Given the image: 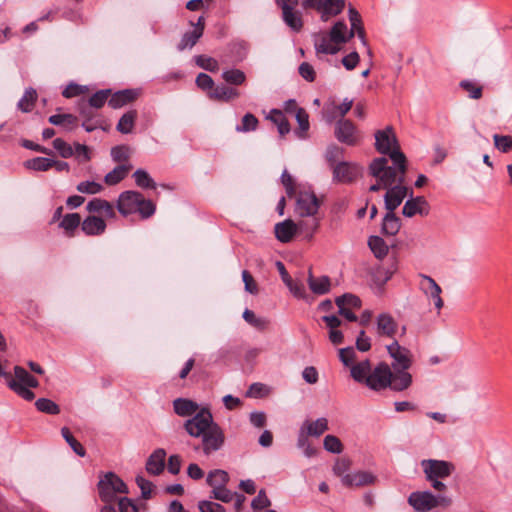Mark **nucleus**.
<instances>
[{"label":"nucleus","mask_w":512,"mask_h":512,"mask_svg":"<svg viewBox=\"0 0 512 512\" xmlns=\"http://www.w3.org/2000/svg\"><path fill=\"white\" fill-rule=\"evenodd\" d=\"M375 147L376 150L385 155H389L393 164L398 166L402 174L406 173V156L399 149V144L396 135L391 126L386 127L384 130H378L375 133Z\"/></svg>","instance_id":"nucleus-1"},{"label":"nucleus","mask_w":512,"mask_h":512,"mask_svg":"<svg viewBox=\"0 0 512 512\" xmlns=\"http://www.w3.org/2000/svg\"><path fill=\"white\" fill-rule=\"evenodd\" d=\"M117 209L124 216L138 212L146 219L155 213L156 208L153 202L146 200L140 192L125 191L119 195Z\"/></svg>","instance_id":"nucleus-2"},{"label":"nucleus","mask_w":512,"mask_h":512,"mask_svg":"<svg viewBox=\"0 0 512 512\" xmlns=\"http://www.w3.org/2000/svg\"><path fill=\"white\" fill-rule=\"evenodd\" d=\"M388 166V160L385 157L375 158L369 165V173L375 177L384 189L401 185L404 183L405 174H402L398 166Z\"/></svg>","instance_id":"nucleus-3"},{"label":"nucleus","mask_w":512,"mask_h":512,"mask_svg":"<svg viewBox=\"0 0 512 512\" xmlns=\"http://www.w3.org/2000/svg\"><path fill=\"white\" fill-rule=\"evenodd\" d=\"M408 503L417 512H428L437 507H448L452 499L448 496H435L430 491L412 492L408 497Z\"/></svg>","instance_id":"nucleus-4"},{"label":"nucleus","mask_w":512,"mask_h":512,"mask_svg":"<svg viewBox=\"0 0 512 512\" xmlns=\"http://www.w3.org/2000/svg\"><path fill=\"white\" fill-rule=\"evenodd\" d=\"M100 499L105 503L115 501L117 493L128 494V487L124 481L113 472H107L98 482Z\"/></svg>","instance_id":"nucleus-5"},{"label":"nucleus","mask_w":512,"mask_h":512,"mask_svg":"<svg viewBox=\"0 0 512 512\" xmlns=\"http://www.w3.org/2000/svg\"><path fill=\"white\" fill-rule=\"evenodd\" d=\"M305 10L313 9L320 15L323 22L338 16L345 9V0H303L301 3Z\"/></svg>","instance_id":"nucleus-6"},{"label":"nucleus","mask_w":512,"mask_h":512,"mask_svg":"<svg viewBox=\"0 0 512 512\" xmlns=\"http://www.w3.org/2000/svg\"><path fill=\"white\" fill-rule=\"evenodd\" d=\"M215 424L211 412L203 408L185 421L184 428L191 437L199 438Z\"/></svg>","instance_id":"nucleus-7"},{"label":"nucleus","mask_w":512,"mask_h":512,"mask_svg":"<svg viewBox=\"0 0 512 512\" xmlns=\"http://www.w3.org/2000/svg\"><path fill=\"white\" fill-rule=\"evenodd\" d=\"M421 467L426 479L448 478L455 471V465L445 460L424 459Z\"/></svg>","instance_id":"nucleus-8"},{"label":"nucleus","mask_w":512,"mask_h":512,"mask_svg":"<svg viewBox=\"0 0 512 512\" xmlns=\"http://www.w3.org/2000/svg\"><path fill=\"white\" fill-rule=\"evenodd\" d=\"M391 368L385 362H380L366 379L365 385L373 391H382L390 384Z\"/></svg>","instance_id":"nucleus-9"},{"label":"nucleus","mask_w":512,"mask_h":512,"mask_svg":"<svg viewBox=\"0 0 512 512\" xmlns=\"http://www.w3.org/2000/svg\"><path fill=\"white\" fill-rule=\"evenodd\" d=\"M202 450L206 456L219 451L225 442V435L222 428L216 423L201 437Z\"/></svg>","instance_id":"nucleus-10"},{"label":"nucleus","mask_w":512,"mask_h":512,"mask_svg":"<svg viewBox=\"0 0 512 512\" xmlns=\"http://www.w3.org/2000/svg\"><path fill=\"white\" fill-rule=\"evenodd\" d=\"M320 200L314 192L300 191L296 201L295 211L301 217H313L317 215Z\"/></svg>","instance_id":"nucleus-11"},{"label":"nucleus","mask_w":512,"mask_h":512,"mask_svg":"<svg viewBox=\"0 0 512 512\" xmlns=\"http://www.w3.org/2000/svg\"><path fill=\"white\" fill-rule=\"evenodd\" d=\"M387 352L392 358L391 369H409L413 363V356L409 349L394 341L387 346Z\"/></svg>","instance_id":"nucleus-12"},{"label":"nucleus","mask_w":512,"mask_h":512,"mask_svg":"<svg viewBox=\"0 0 512 512\" xmlns=\"http://www.w3.org/2000/svg\"><path fill=\"white\" fill-rule=\"evenodd\" d=\"M332 170L334 181L350 183L362 174L363 168L356 163L340 161Z\"/></svg>","instance_id":"nucleus-13"},{"label":"nucleus","mask_w":512,"mask_h":512,"mask_svg":"<svg viewBox=\"0 0 512 512\" xmlns=\"http://www.w3.org/2000/svg\"><path fill=\"white\" fill-rule=\"evenodd\" d=\"M420 279V290L426 295V297L433 300L435 308L440 311L444 305V302L441 298V287L432 277L428 275L421 274Z\"/></svg>","instance_id":"nucleus-14"},{"label":"nucleus","mask_w":512,"mask_h":512,"mask_svg":"<svg viewBox=\"0 0 512 512\" xmlns=\"http://www.w3.org/2000/svg\"><path fill=\"white\" fill-rule=\"evenodd\" d=\"M335 137L341 143L353 146L358 142V131L352 121L340 119L335 125Z\"/></svg>","instance_id":"nucleus-15"},{"label":"nucleus","mask_w":512,"mask_h":512,"mask_svg":"<svg viewBox=\"0 0 512 512\" xmlns=\"http://www.w3.org/2000/svg\"><path fill=\"white\" fill-rule=\"evenodd\" d=\"M407 192L408 188L403 184L387 188L384 195V205L387 212H394L407 196Z\"/></svg>","instance_id":"nucleus-16"},{"label":"nucleus","mask_w":512,"mask_h":512,"mask_svg":"<svg viewBox=\"0 0 512 512\" xmlns=\"http://www.w3.org/2000/svg\"><path fill=\"white\" fill-rule=\"evenodd\" d=\"M429 212V203L423 196L411 197L405 202L402 209V214L408 218H411L416 214L427 216Z\"/></svg>","instance_id":"nucleus-17"},{"label":"nucleus","mask_w":512,"mask_h":512,"mask_svg":"<svg viewBox=\"0 0 512 512\" xmlns=\"http://www.w3.org/2000/svg\"><path fill=\"white\" fill-rule=\"evenodd\" d=\"M312 38L316 54L335 55L340 51V47L329 37V32L314 33Z\"/></svg>","instance_id":"nucleus-18"},{"label":"nucleus","mask_w":512,"mask_h":512,"mask_svg":"<svg viewBox=\"0 0 512 512\" xmlns=\"http://www.w3.org/2000/svg\"><path fill=\"white\" fill-rule=\"evenodd\" d=\"M413 383V378L408 369H391L390 388L394 392H403Z\"/></svg>","instance_id":"nucleus-19"},{"label":"nucleus","mask_w":512,"mask_h":512,"mask_svg":"<svg viewBox=\"0 0 512 512\" xmlns=\"http://www.w3.org/2000/svg\"><path fill=\"white\" fill-rule=\"evenodd\" d=\"M86 210L91 214H99L106 218H115L116 212L114 206L107 200L93 198L86 205Z\"/></svg>","instance_id":"nucleus-20"},{"label":"nucleus","mask_w":512,"mask_h":512,"mask_svg":"<svg viewBox=\"0 0 512 512\" xmlns=\"http://www.w3.org/2000/svg\"><path fill=\"white\" fill-rule=\"evenodd\" d=\"M376 476L368 471H357L343 476L345 486H368L376 482Z\"/></svg>","instance_id":"nucleus-21"},{"label":"nucleus","mask_w":512,"mask_h":512,"mask_svg":"<svg viewBox=\"0 0 512 512\" xmlns=\"http://www.w3.org/2000/svg\"><path fill=\"white\" fill-rule=\"evenodd\" d=\"M81 229L88 236H98L105 232L106 222L102 217L90 215L82 221Z\"/></svg>","instance_id":"nucleus-22"},{"label":"nucleus","mask_w":512,"mask_h":512,"mask_svg":"<svg viewBox=\"0 0 512 512\" xmlns=\"http://www.w3.org/2000/svg\"><path fill=\"white\" fill-rule=\"evenodd\" d=\"M166 451L162 448L156 449L146 462V470L149 474L159 475L165 467Z\"/></svg>","instance_id":"nucleus-23"},{"label":"nucleus","mask_w":512,"mask_h":512,"mask_svg":"<svg viewBox=\"0 0 512 512\" xmlns=\"http://www.w3.org/2000/svg\"><path fill=\"white\" fill-rule=\"evenodd\" d=\"M138 97L137 90L134 89H125L121 91H117L114 93L111 98L108 100V104L113 109L121 108L131 102H133Z\"/></svg>","instance_id":"nucleus-24"},{"label":"nucleus","mask_w":512,"mask_h":512,"mask_svg":"<svg viewBox=\"0 0 512 512\" xmlns=\"http://www.w3.org/2000/svg\"><path fill=\"white\" fill-rule=\"evenodd\" d=\"M348 16L351 24L350 37L357 35L364 46L367 45L365 30L359 12L352 6L349 7Z\"/></svg>","instance_id":"nucleus-25"},{"label":"nucleus","mask_w":512,"mask_h":512,"mask_svg":"<svg viewBox=\"0 0 512 512\" xmlns=\"http://www.w3.org/2000/svg\"><path fill=\"white\" fill-rule=\"evenodd\" d=\"M296 232H298L297 224L290 219L275 225L276 238L282 243L290 242Z\"/></svg>","instance_id":"nucleus-26"},{"label":"nucleus","mask_w":512,"mask_h":512,"mask_svg":"<svg viewBox=\"0 0 512 512\" xmlns=\"http://www.w3.org/2000/svg\"><path fill=\"white\" fill-rule=\"evenodd\" d=\"M329 37L332 42L336 43L337 46L347 43L352 37H350V30L344 20H339L334 23L329 31Z\"/></svg>","instance_id":"nucleus-27"},{"label":"nucleus","mask_w":512,"mask_h":512,"mask_svg":"<svg viewBox=\"0 0 512 512\" xmlns=\"http://www.w3.org/2000/svg\"><path fill=\"white\" fill-rule=\"evenodd\" d=\"M377 332L379 335L393 337L397 324L393 317L388 313H381L377 316Z\"/></svg>","instance_id":"nucleus-28"},{"label":"nucleus","mask_w":512,"mask_h":512,"mask_svg":"<svg viewBox=\"0 0 512 512\" xmlns=\"http://www.w3.org/2000/svg\"><path fill=\"white\" fill-rule=\"evenodd\" d=\"M401 228V220L394 212H387L381 224V233L386 236H395Z\"/></svg>","instance_id":"nucleus-29"},{"label":"nucleus","mask_w":512,"mask_h":512,"mask_svg":"<svg viewBox=\"0 0 512 512\" xmlns=\"http://www.w3.org/2000/svg\"><path fill=\"white\" fill-rule=\"evenodd\" d=\"M301 429L311 437H319L328 430V420L325 417H320L315 421L306 420Z\"/></svg>","instance_id":"nucleus-30"},{"label":"nucleus","mask_w":512,"mask_h":512,"mask_svg":"<svg viewBox=\"0 0 512 512\" xmlns=\"http://www.w3.org/2000/svg\"><path fill=\"white\" fill-rule=\"evenodd\" d=\"M310 290L317 295H323L330 291L331 283L328 276L314 277L310 272L307 279Z\"/></svg>","instance_id":"nucleus-31"},{"label":"nucleus","mask_w":512,"mask_h":512,"mask_svg":"<svg viewBox=\"0 0 512 512\" xmlns=\"http://www.w3.org/2000/svg\"><path fill=\"white\" fill-rule=\"evenodd\" d=\"M174 412L182 417L191 416L197 413L198 405L192 400L177 398L173 401Z\"/></svg>","instance_id":"nucleus-32"},{"label":"nucleus","mask_w":512,"mask_h":512,"mask_svg":"<svg viewBox=\"0 0 512 512\" xmlns=\"http://www.w3.org/2000/svg\"><path fill=\"white\" fill-rule=\"evenodd\" d=\"M371 363L369 360L360 361L350 368L351 377L358 383L365 384L366 379L371 372Z\"/></svg>","instance_id":"nucleus-33"},{"label":"nucleus","mask_w":512,"mask_h":512,"mask_svg":"<svg viewBox=\"0 0 512 512\" xmlns=\"http://www.w3.org/2000/svg\"><path fill=\"white\" fill-rule=\"evenodd\" d=\"M230 480L228 473L222 469H215L208 473L206 482L212 487V489H217L221 487H225Z\"/></svg>","instance_id":"nucleus-34"},{"label":"nucleus","mask_w":512,"mask_h":512,"mask_svg":"<svg viewBox=\"0 0 512 512\" xmlns=\"http://www.w3.org/2000/svg\"><path fill=\"white\" fill-rule=\"evenodd\" d=\"M282 19L284 23L295 32H299L303 27L301 13L295 11V8L283 10Z\"/></svg>","instance_id":"nucleus-35"},{"label":"nucleus","mask_w":512,"mask_h":512,"mask_svg":"<svg viewBox=\"0 0 512 512\" xmlns=\"http://www.w3.org/2000/svg\"><path fill=\"white\" fill-rule=\"evenodd\" d=\"M319 227V218L315 215L308 217V219L301 220L297 224L298 232L305 235V238L312 239L314 233Z\"/></svg>","instance_id":"nucleus-36"},{"label":"nucleus","mask_w":512,"mask_h":512,"mask_svg":"<svg viewBox=\"0 0 512 512\" xmlns=\"http://www.w3.org/2000/svg\"><path fill=\"white\" fill-rule=\"evenodd\" d=\"M81 223V217L78 213H69L63 216L59 227L62 228L68 236H72L73 232Z\"/></svg>","instance_id":"nucleus-37"},{"label":"nucleus","mask_w":512,"mask_h":512,"mask_svg":"<svg viewBox=\"0 0 512 512\" xmlns=\"http://www.w3.org/2000/svg\"><path fill=\"white\" fill-rule=\"evenodd\" d=\"M136 118L137 112L135 110H131L123 114L117 123V131L122 134L131 133L134 128Z\"/></svg>","instance_id":"nucleus-38"},{"label":"nucleus","mask_w":512,"mask_h":512,"mask_svg":"<svg viewBox=\"0 0 512 512\" xmlns=\"http://www.w3.org/2000/svg\"><path fill=\"white\" fill-rule=\"evenodd\" d=\"M210 97L216 100L229 101L239 97V92L235 88L219 85L212 90Z\"/></svg>","instance_id":"nucleus-39"},{"label":"nucleus","mask_w":512,"mask_h":512,"mask_svg":"<svg viewBox=\"0 0 512 512\" xmlns=\"http://www.w3.org/2000/svg\"><path fill=\"white\" fill-rule=\"evenodd\" d=\"M368 246L373 252L374 256L378 259H383L389 251L388 245L379 236H370L368 239Z\"/></svg>","instance_id":"nucleus-40"},{"label":"nucleus","mask_w":512,"mask_h":512,"mask_svg":"<svg viewBox=\"0 0 512 512\" xmlns=\"http://www.w3.org/2000/svg\"><path fill=\"white\" fill-rule=\"evenodd\" d=\"M131 169V165H119L106 174L104 180L108 185H116L123 180Z\"/></svg>","instance_id":"nucleus-41"},{"label":"nucleus","mask_w":512,"mask_h":512,"mask_svg":"<svg viewBox=\"0 0 512 512\" xmlns=\"http://www.w3.org/2000/svg\"><path fill=\"white\" fill-rule=\"evenodd\" d=\"M15 380L23 386H27L30 388H36L39 385L38 380L29 374L23 367L15 366L14 367Z\"/></svg>","instance_id":"nucleus-42"},{"label":"nucleus","mask_w":512,"mask_h":512,"mask_svg":"<svg viewBox=\"0 0 512 512\" xmlns=\"http://www.w3.org/2000/svg\"><path fill=\"white\" fill-rule=\"evenodd\" d=\"M36 99V90L33 88H28L25 90L22 98L19 100L17 107L24 113L30 112L34 107Z\"/></svg>","instance_id":"nucleus-43"},{"label":"nucleus","mask_w":512,"mask_h":512,"mask_svg":"<svg viewBox=\"0 0 512 512\" xmlns=\"http://www.w3.org/2000/svg\"><path fill=\"white\" fill-rule=\"evenodd\" d=\"M133 178L135 180L136 185L140 188H143V189H155L156 188L155 181L148 174V172L144 169H137L133 174Z\"/></svg>","instance_id":"nucleus-44"},{"label":"nucleus","mask_w":512,"mask_h":512,"mask_svg":"<svg viewBox=\"0 0 512 512\" xmlns=\"http://www.w3.org/2000/svg\"><path fill=\"white\" fill-rule=\"evenodd\" d=\"M54 160L45 157H36L30 160H27L24 165L28 169H32L35 171H47L51 167H53Z\"/></svg>","instance_id":"nucleus-45"},{"label":"nucleus","mask_w":512,"mask_h":512,"mask_svg":"<svg viewBox=\"0 0 512 512\" xmlns=\"http://www.w3.org/2000/svg\"><path fill=\"white\" fill-rule=\"evenodd\" d=\"M296 121L299 128L295 131L299 138H305L307 131L309 130V115L304 108L297 110L295 115Z\"/></svg>","instance_id":"nucleus-46"},{"label":"nucleus","mask_w":512,"mask_h":512,"mask_svg":"<svg viewBox=\"0 0 512 512\" xmlns=\"http://www.w3.org/2000/svg\"><path fill=\"white\" fill-rule=\"evenodd\" d=\"M201 37V31H196L193 29V31L186 32L178 43L177 49L179 51H183L187 48L191 49Z\"/></svg>","instance_id":"nucleus-47"},{"label":"nucleus","mask_w":512,"mask_h":512,"mask_svg":"<svg viewBox=\"0 0 512 512\" xmlns=\"http://www.w3.org/2000/svg\"><path fill=\"white\" fill-rule=\"evenodd\" d=\"M35 406L40 412L49 415H57L60 413L59 405L48 398H39L36 400Z\"/></svg>","instance_id":"nucleus-48"},{"label":"nucleus","mask_w":512,"mask_h":512,"mask_svg":"<svg viewBox=\"0 0 512 512\" xmlns=\"http://www.w3.org/2000/svg\"><path fill=\"white\" fill-rule=\"evenodd\" d=\"M222 78L231 85H241L246 80L245 73L240 69H228L223 71Z\"/></svg>","instance_id":"nucleus-49"},{"label":"nucleus","mask_w":512,"mask_h":512,"mask_svg":"<svg viewBox=\"0 0 512 512\" xmlns=\"http://www.w3.org/2000/svg\"><path fill=\"white\" fill-rule=\"evenodd\" d=\"M62 437L65 439V441L68 443V445L71 447V449L80 457H84L86 454V451L84 447L74 438V436L71 434L70 430L67 427H63L61 429Z\"/></svg>","instance_id":"nucleus-50"},{"label":"nucleus","mask_w":512,"mask_h":512,"mask_svg":"<svg viewBox=\"0 0 512 512\" xmlns=\"http://www.w3.org/2000/svg\"><path fill=\"white\" fill-rule=\"evenodd\" d=\"M258 123V119L252 113H246L242 118L241 124L236 126V131L241 133L255 131Z\"/></svg>","instance_id":"nucleus-51"},{"label":"nucleus","mask_w":512,"mask_h":512,"mask_svg":"<svg viewBox=\"0 0 512 512\" xmlns=\"http://www.w3.org/2000/svg\"><path fill=\"white\" fill-rule=\"evenodd\" d=\"M194 60L196 65L204 70L216 72L219 69L217 60L212 57L206 55H197L194 57Z\"/></svg>","instance_id":"nucleus-52"},{"label":"nucleus","mask_w":512,"mask_h":512,"mask_svg":"<svg viewBox=\"0 0 512 512\" xmlns=\"http://www.w3.org/2000/svg\"><path fill=\"white\" fill-rule=\"evenodd\" d=\"M494 146L502 153H508L512 150V136L510 135H493Z\"/></svg>","instance_id":"nucleus-53"},{"label":"nucleus","mask_w":512,"mask_h":512,"mask_svg":"<svg viewBox=\"0 0 512 512\" xmlns=\"http://www.w3.org/2000/svg\"><path fill=\"white\" fill-rule=\"evenodd\" d=\"M242 316L247 323L257 329H265L268 325V321L265 318L256 317L252 310L245 309Z\"/></svg>","instance_id":"nucleus-54"},{"label":"nucleus","mask_w":512,"mask_h":512,"mask_svg":"<svg viewBox=\"0 0 512 512\" xmlns=\"http://www.w3.org/2000/svg\"><path fill=\"white\" fill-rule=\"evenodd\" d=\"M8 386L25 400L31 401L35 397V394L29 389V387L21 385L16 380L10 379L8 381Z\"/></svg>","instance_id":"nucleus-55"},{"label":"nucleus","mask_w":512,"mask_h":512,"mask_svg":"<svg viewBox=\"0 0 512 512\" xmlns=\"http://www.w3.org/2000/svg\"><path fill=\"white\" fill-rule=\"evenodd\" d=\"M110 90H99L96 93H94L87 103L90 105V107H93L95 109H99L104 106L106 101L108 100V97L110 95Z\"/></svg>","instance_id":"nucleus-56"},{"label":"nucleus","mask_w":512,"mask_h":512,"mask_svg":"<svg viewBox=\"0 0 512 512\" xmlns=\"http://www.w3.org/2000/svg\"><path fill=\"white\" fill-rule=\"evenodd\" d=\"M53 147L63 158H70L74 155L73 147L61 138L54 139Z\"/></svg>","instance_id":"nucleus-57"},{"label":"nucleus","mask_w":512,"mask_h":512,"mask_svg":"<svg viewBox=\"0 0 512 512\" xmlns=\"http://www.w3.org/2000/svg\"><path fill=\"white\" fill-rule=\"evenodd\" d=\"M76 189L80 193L93 195L101 192L103 186L95 181H83L77 185Z\"/></svg>","instance_id":"nucleus-58"},{"label":"nucleus","mask_w":512,"mask_h":512,"mask_svg":"<svg viewBox=\"0 0 512 512\" xmlns=\"http://www.w3.org/2000/svg\"><path fill=\"white\" fill-rule=\"evenodd\" d=\"M323 446L325 450L334 454L341 453L343 448L341 441L334 435L325 436Z\"/></svg>","instance_id":"nucleus-59"},{"label":"nucleus","mask_w":512,"mask_h":512,"mask_svg":"<svg viewBox=\"0 0 512 512\" xmlns=\"http://www.w3.org/2000/svg\"><path fill=\"white\" fill-rule=\"evenodd\" d=\"M460 87L463 88L472 99H479L482 97V87L470 80L461 81Z\"/></svg>","instance_id":"nucleus-60"},{"label":"nucleus","mask_w":512,"mask_h":512,"mask_svg":"<svg viewBox=\"0 0 512 512\" xmlns=\"http://www.w3.org/2000/svg\"><path fill=\"white\" fill-rule=\"evenodd\" d=\"M235 492L230 491L227 487L212 489L211 498L219 500L223 503H229L234 499Z\"/></svg>","instance_id":"nucleus-61"},{"label":"nucleus","mask_w":512,"mask_h":512,"mask_svg":"<svg viewBox=\"0 0 512 512\" xmlns=\"http://www.w3.org/2000/svg\"><path fill=\"white\" fill-rule=\"evenodd\" d=\"M335 303L341 304L349 309L350 307L360 308L361 306V300L357 296L350 293H346L342 296L337 297Z\"/></svg>","instance_id":"nucleus-62"},{"label":"nucleus","mask_w":512,"mask_h":512,"mask_svg":"<svg viewBox=\"0 0 512 512\" xmlns=\"http://www.w3.org/2000/svg\"><path fill=\"white\" fill-rule=\"evenodd\" d=\"M198 509L200 512H226V509L221 504L209 500L199 501Z\"/></svg>","instance_id":"nucleus-63"},{"label":"nucleus","mask_w":512,"mask_h":512,"mask_svg":"<svg viewBox=\"0 0 512 512\" xmlns=\"http://www.w3.org/2000/svg\"><path fill=\"white\" fill-rule=\"evenodd\" d=\"M271 505L269 498L264 490H260L258 495L252 500L251 507L254 510H261Z\"/></svg>","instance_id":"nucleus-64"}]
</instances>
